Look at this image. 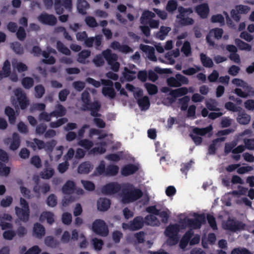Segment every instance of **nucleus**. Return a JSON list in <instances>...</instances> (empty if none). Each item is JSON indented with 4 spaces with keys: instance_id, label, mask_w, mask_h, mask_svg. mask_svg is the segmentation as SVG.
Listing matches in <instances>:
<instances>
[{
    "instance_id": "39448f33",
    "label": "nucleus",
    "mask_w": 254,
    "mask_h": 254,
    "mask_svg": "<svg viewBox=\"0 0 254 254\" xmlns=\"http://www.w3.org/2000/svg\"><path fill=\"white\" fill-rule=\"evenodd\" d=\"M104 58L107 61L108 64L111 66V68L115 72L119 70L120 64L116 61L118 60L117 55L116 54L112 53L111 50H106L102 52Z\"/></svg>"
},
{
    "instance_id": "09e8293b",
    "label": "nucleus",
    "mask_w": 254,
    "mask_h": 254,
    "mask_svg": "<svg viewBox=\"0 0 254 254\" xmlns=\"http://www.w3.org/2000/svg\"><path fill=\"white\" fill-rule=\"evenodd\" d=\"M57 49L60 53L69 56L70 55L71 52L68 48L65 47L64 44L61 41H58L57 42Z\"/></svg>"
},
{
    "instance_id": "3c124183",
    "label": "nucleus",
    "mask_w": 254,
    "mask_h": 254,
    "mask_svg": "<svg viewBox=\"0 0 254 254\" xmlns=\"http://www.w3.org/2000/svg\"><path fill=\"white\" fill-rule=\"evenodd\" d=\"M144 87L150 95H155L157 93L158 89L157 86L153 84L150 83H145Z\"/></svg>"
},
{
    "instance_id": "cd10ccee",
    "label": "nucleus",
    "mask_w": 254,
    "mask_h": 254,
    "mask_svg": "<svg viewBox=\"0 0 254 254\" xmlns=\"http://www.w3.org/2000/svg\"><path fill=\"white\" fill-rule=\"evenodd\" d=\"M213 129L212 126L209 125L208 126L204 128H199L198 127H195L192 129L193 133L196 135H199L201 136H204L206 134L210 132Z\"/></svg>"
},
{
    "instance_id": "bb28decb",
    "label": "nucleus",
    "mask_w": 254,
    "mask_h": 254,
    "mask_svg": "<svg viewBox=\"0 0 254 254\" xmlns=\"http://www.w3.org/2000/svg\"><path fill=\"white\" fill-rule=\"evenodd\" d=\"M89 7V4L86 0H78L77 9L79 13L82 15L86 14V10Z\"/></svg>"
},
{
    "instance_id": "393cba45",
    "label": "nucleus",
    "mask_w": 254,
    "mask_h": 254,
    "mask_svg": "<svg viewBox=\"0 0 254 254\" xmlns=\"http://www.w3.org/2000/svg\"><path fill=\"white\" fill-rule=\"evenodd\" d=\"M137 103L142 111L148 110L150 105L149 98L147 96L138 99Z\"/></svg>"
},
{
    "instance_id": "72a5a7b5",
    "label": "nucleus",
    "mask_w": 254,
    "mask_h": 254,
    "mask_svg": "<svg viewBox=\"0 0 254 254\" xmlns=\"http://www.w3.org/2000/svg\"><path fill=\"white\" fill-rule=\"evenodd\" d=\"M75 184L72 181H67L62 188V191L64 194H69L74 191Z\"/></svg>"
},
{
    "instance_id": "9b49d317",
    "label": "nucleus",
    "mask_w": 254,
    "mask_h": 254,
    "mask_svg": "<svg viewBox=\"0 0 254 254\" xmlns=\"http://www.w3.org/2000/svg\"><path fill=\"white\" fill-rule=\"evenodd\" d=\"M38 20L43 24L54 26L57 22V19L53 14L42 13L38 17Z\"/></svg>"
},
{
    "instance_id": "5fc2aeb1",
    "label": "nucleus",
    "mask_w": 254,
    "mask_h": 254,
    "mask_svg": "<svg viewBox=\"0 0 254 254\" xmlns=\"http://www.w3.org/2000/svg\"><path fill=\"white\" fill-rule=\"evenodd\" d=\"M190 97L185 96L179 100V104L181 105V110L182 111H186L188 108V103L190 101Z\"/></svg>"
},
{
    "instance_id": "79ce46f5",
    "label": "nucleus",
    "mask_w": 254,
    "mask_h": 254,
    "mask_svg": "<svg viewBox=\"0 0 254 254\" xmlns=\"http://www.w3.org/2000/svg\"><path fill=\"white\" fill-rule=\"evenodd\" d=\"M10 47L17 54L22 55L24 53L23 47L18 42H14L10 43Z\"/></svg>"
},
{
    "instance_id": "a19ab883",
    "label": "nucleus",
    "mask_w": 254,
    "mask_h": 254,
    "mask_svg": "<svg viewBox=\"0 0 254 254\" xmlns=\"http://www.w3.org/2000/svg\"><path fill=\"white\" fill-rule=\"evenodd\" d=\"M54 173V170L52 167L49 166L44 169V170L41 172L40 175L42 179H49L52 177Z\"/></svg>"
},
{
    "instance_id": "6ab92c4d",
    "label": "nucleus",
    "mask_w": 254,
    "mask_h": 254,
    "mask_svg": "<svg viewBox=\"0 0 254 254\" xmlns=\"http://www.w3.org/2000/svg\"><path fill=\"white\" fill-rule=\"evenodd\" d=\"M101 108V104L98 101L93 102L91 104V106L88 107L87 111H90V114L92 116L95 118L100 117L101 115L98 113Z\"/></svg>"
},
{
    "instance_id": "20e7f679",
    "label": "nucleus",
    "mask_w": 254,
    "mask_h": 254,
    "mask_svg": "<svg viewBox=\"0 0 254 254\" xmlns=\"http://www.w3.org/2000/svg\"><path fill=\"white\" fill-rule=\"evenodd\" d=\"M179 231V226L177 224L170 225L165 230V235L168 238L167 243L170 246L176 245L179 242L177 235Z\"/></svg>"
},
{
    "instance_id": "4468645a",
    "label": "nucleus",
    "mask_w": 254,
    "mask_h": 254,
    "mask_svg": "<svg viewBox=\"0 0 254 254\" xmlns=\"http://www.w3.org/2000/svg\"><path fill=\"white\" fill-rule=\"evenodd\" d=\"M232 83L238 87H241L252 96H254V88L249 85L244 80L239 78H234L232 80Z\"/></svg>"
},
{
    "instance_id": "6e6552de",
    "label": "nucleus",
    "mask_w": 254,
    "mask_h": 254,
    "mask_svg": "<svg viewBox=\"0 0 254 254\" xmlns=\"http://www.w3.org/2000/svg\"><path fill=\"white\" fill-rule=\"evenodd\" d=\"M72 0H55V10L57 14H62L64 8L70 11L72 9Z\"/></svg>"
},
{
    "instance_id": "c756f323",
    "label": "nucleus",
    "mask_w": 254,
    "mask_h": 254,
    "mask_svg": "<svg viewBox=\"0 0 254 254\" xmlns=\"http://www.w3.org/2000/svg\"><path fill=\"white\" fill-rule=\"evenodd\" d=\"M66 112V109L62 105L58 104L56 106V110L51 112V115L53 117H63Z\"/></svg>"
},
{
    "instance_id": "603ef678",
    "label": "nucleus",
    "mask_w": 254,
    "mask_h": 254,
    "mask_svg": "<svg viewBox=\"0 0 254 254\" xmlns=\"http://www.w3.org/2000/svg\"><path fill=\"white\" fill-rule=\"evenodd\" d=\"M35 97L37 98H41L45 94V89L44 86L41 84H39L35 86Z\"/></svg>"
},
{
    "instance_id": "69168bd1",
    "label": "nucleus",
    "mask_w": 254,
    "mask_h": 254,
    "mask_svg": "<svg viewBox=\"0 0 254 254\" xmlns=\"http://www.w3.org/2000/svg\"><path fill=\"white\" fill-rule=\"evenodd\" d=\"M47 204L48 206L53 207L57 204V197L54 194H51L47 199Z\"/></svg>"
},
{
    "instance_id": "f704fd0d",
    "label": "nucleus",
    "mask_w": 254,
    "mask_h": 254,
    "mask_svg": "<svg viewBox=\"0 0 254 254\" xmlns=\"http://www.w3.org/2000/svg\"><path fill=\"white\" fill-rule=\"evenodd\" d=\"M4 112L5 115L8 117L9 123L12 125L14 124L16 121V117L13 109L9 106H7L5 108Z\"/></svg>"
},
{
    "instance_id": "338daca9",
    "label": "nucleus",
    "mask_w": 254,
    "mask_h": 254,
    "mask_svg": "<svg viewBox=\"0 0 254 254\" xmlns=\"http://www.w3.org/2000/svg\"><path fill=\"white\" fill-rule=\"evenodd\" d=\"M2 70L5 77H8L10 75L11 72L10 64L8 60H6L4 62Z\"/></svg>"
},
{
    "instance_id": "5701e85b",
    "label": "nucleus",
    "mask_w": 254,
    "mask_h": 254,
    "mask_svg": "<svg viewBox=\"0 0 254 254\" xmlns=\"http://www.w3.org/2000/svg\"><path fill=\"white\" fill-rule=\"evenodd\" d=\"M110 205V200L106 198H101L97 201L98 209L102 211L107 210Z\"/></svg>"
},
{
    "instance_id": "052dcab7",
    "label": "nucleus",
    "mask_w": 254,
    "mask_h": 254,
    "mask_svg": "<svg viewBox=\"0 0 254 254\" xmlns=\"http://www.w3.org/2000/svg\"><path fill=\"white\" fill-rule=\"evenodd\" d=\"M181 51L186 57H188L191 54V47L189 42L185 41L181 49Z\"/></svg>"
},
{
    "instance_id": "423d86ee",
    "label": "nucleus",
    "mask_w": 254,
    "mask_h": 254,
    "mask_svg": "<svg viewBox=\"0 0 254 254\" xmlns=\"http://www.w3.org/2000/svg\"><path fill=\"white\" fill-rule=\"evenodd\" d=\"M92 229L94 233L102 237H106L108 235L109 230L104 221L97 219L92 223Z\"/></svg>"
},
{
    "instance_id": "f257e3e1",
    "label": "nucleus",
    "mask_w": 254,
    "mask_h": 254,
    "mask_svg": "<svg viewBox=\"0 0 254 254\" xmlns=\"http://www.w3.org/2000/svg\"><path fill=\"white\" fill-rule=\"evenodd\" d=\"M166 9L171 13H173L176 9H178L179 14L177 15L176 18L179 20V23L182 26L190 25L194 23V20L189 17L193 13V9L191 7L185 8L182 6H178L176 0H169L167 2Z\"/></svg>"
},
{
    "instance_id": "2eb2a0df",
    "label": "nucleus",
    "mask_w": 254,
    "mask_h": 254,
    "mask_svg": "<svg viewBox=\"0 0 254 254\" xmlns=\"http://www.w3.org/2000/svg\"><path fill=\"white\" fill-rule=\"evenodd\" d=\"M195 12L202 18H206L209 12V8L207 3H202L195 8Z\"/></svg>"
},
{
    "instance_id": "c03bdc74",
    "label": "nucleus",
    "mask_w": 254,
    "mask_h": 254,
    "mask_svg": "<svg viewBox=\"0 0 254 254\" xmlns=\"http://www.w3.org/2000/svg\"><path fill=\"white\" fill-rule=\"evenodd\" d=\"M102 93L105 96H108L111 99L115 98L116 95L113 87H104L102 88Z\"/></svg>"
},
{
    "instance_id": "e433bc0d",
    "label": "nucleus",
    "mask_w": 254,
    "mask_h": 254,
    "mask_svg": "<svg viewBox=\"0 0 254 254\" xmlns=\"http://www.w3.org/2000/svg\"><path fill=\"white\" fill-rule=\"evenodd\" d=\"M171 30V29L169 27L161 26L159 31L156 33V38L160 40H163Z\"/></svg>"
},
{
    "instance_id": "0eeeda50",
    "label": "nucleus",
    "mask_w": 254,
    "mask_h": 254,
    "mask_svg": "<svg viewBox=\"0 0 254 254\" xmlns=\"http://www.w3.org/2000/svg\"><path fill=\"white\" fill-rule=\"evenodd\" d=\"M14 93L20 109L22 110L27 109L30 105V101L24 91L20 88H17Z\"/></svg>"
},
{
    "instance_id": "b1692460",
    "label": "nucleus",
    "mask_w": 254,
    "mask_h": 254,
    "mask_svg": "<svg viewBox=\"0 0 254 254\" xmlns=\"http://www.w3.org/2000/svg\"><path fill=\"white\" fill-rule=\"evenodd\" d=\"M33 233L36 237L41 238L45 234L44 227L39 223H36L33 227Z\"/></svg>"
},
{
    "instance_id": "a878e982",
    "label": "nucleus",
    "mask_w": 254,
    "mask_h": 254,
    "mask_svg": "<svg viewBox=\"0 0 254 254\" xmlns=\"http://www.w3.org/2000/svg\"><path fill=\"white\" fill-rule=\"evenodd\" d=\"M237 122L241 125H247L251 120V116L245 113V111L240 112L237 118Z\"/></svg>"
},
{
    "instance_id": "680f3d73",
    "label": "nucleus",
    "mask_w": 254,
    "mask_h": 254,
    "mask_svg": "<svg viewBox=\"0 0 254 254\" xmlns=\"http://www.w3.org/2000/svg\"><path fill=\"white\" fill-rule=\"evenodd\" d=\"M17 39L23 41L26 36V33L23 27L20 26L16 31V33Z\"/></svg>"
},
{
    "instance_id": "4d7b16f0",
    "label": "nucleus",
    "mask_w": 254,
    "mask_h": 254,
    "mask_svg": "<svg viewBox=\"0 0 254 254\" xmlns=\"http://www.w3.org/2000/svg\"><path fill=\"white\" fill-rule=\"evenodd\" d=\"M167 84L169 87H179L181 86V84L178 82L177 78L176 76L170 77L167 79Z\"/></svg>"
},
{
    "instance_id": "e2e57ef3",
    "label": "nucleus",
    "mask_w": 254,
    "mask_h": 254,
    "mask_svg": "<svg viewBox=\"0 0 254 254\" xmlns=\"http://www.w3.org/2000/svg\"><path fill=\"white\" fill-rule=\"evenodd\" d=\"M78 144L85 149L88 150L93 146V143L92 141L87 139H83L79 141Z\"/></svg>"
},
{
    "instance_id": "a18cd8bd",
    "label": "nucleus",
    "mask_w": 254,
    "mask_h": 254,
    "mask_svg": "<svg viewBox=\"0 0 254 254\" xmlns=\"http://www.w3.org/2000/svg\"><path fill=\"white\" fill-rule=\"evenodd\" d=\"M90 54L91 52L88 50H82L78 54L77 59L78 62L81 64H85V60L90 56Z\"/></svg>"
},
{
    "instance_id": "c9c22d12",
    "label": "nucleus",
    "mask_w": 254,
    "mask_h": 254,
    "mask_svg": "<svg viewBox=\"0 0 254 254\" xmlns=\"http://www.w3.org/2000/svg\"><path fill=\"white\" fill-rule=\"evenodd\" d=\"M40 219V220L46 219L47 223L52 225L55 222L54 214L50 211H44L41 213Z\"/></svg>"
},
{
    "instance_id": "473e14b6",
    "label": "nucleus",
    "mask_w": 254,
    "mask_h": 254,
    "mask_svg": "<svg viewBox=\"0 0 254 254\" xmlns=\"http://www.w3.org/2000/svg\"><path fill=\"white\" fill-rule=\"evenodd\" d=\"M92 169L89 162H84L81 163L77 169L78 173L79 174H87Z\"/></svg>"
},
{
    "instance_id": "774afa93",
    "label": "nucleus",
    "mask_w": 254,
    "mask_h": 254,
    "mask_svg": "<svg viewBox=\"0 0 254 254\" xmlns=\"http://www.w3.org/2000/svg\"><path fill=\"white\" fill-rule=\"evenodd\" d=\"M62 220L64 224L68 225L72 221V215L68 212H64L62 215Z\"/></svg>"
},
{
    "instance_id": "dca6fc26",
    "label": "nucleus",
    "mask_w": 254,
    "mask_h": 254,
    "mask_svg": "<svg viewBox=\"0 0 254 254\" xmlns=\"http://www.w3.org/2000/svg\"><path fill=\"white\" fill-rule=\"evenodd\" d=\"M138 170V168L137 166L133 164H128L123 167L121 173L124 176H128L134 174Z\"/></svg>"
},
{
    "instance_id": "c85d7f7f",
    "label": "nucleus",
    "mask_w": 254,
    "mask_h": 254,
    "mask_svg": "<svg viewBox=\"0 0 254 254\" xmlns=\"http://www.w3.org/2000/svg\"><path fill=\"white\" fill-rule=\"evenodd\" d=\"M200 60L202 64L205 67L210 68L214 65L212 59L203 53H200Z\"/></svg>"
},
{
    "instance_id": "7ed1b4c3",
    "label": "nucleus",
    "mask_w": 254,
    "mask_h": 254,
    "mask_svg": "<svg viewBox=\"0 0 254 254\" xmlns=\"http://www.w3.org/2000/svg\"><path fill=\"white\" fill-rule=\"evenodd\" d=\"M205 222L206 217L204 214H198L195 219L185 218L180 222L183 228L188 227L191 229H199Z\"/></svg>"
},
{
    "instance_id": "ddd939ff",
    "label": "nucleus",
    "mask_w": 254,
    "mask_h": 254,
    "mask_svg": "<svg viewBox=\"0 0 254 254\" xmlns=\"http://www.w3.org/2000/svg\"><path fill=\"white\" fill-rule=\"evenodd\" d=\"M15 211L16 216L20 221L23 222H26L29 220L30 216L29 208H28L27 209L23 208H20L18 206H15Z\"/></svg>"
},
{
    "instance_id": "4c0bfd02",
    "label": "nucleus",
    "mask_w": 254,
    "mask_h": 254,
    "mask_svg": "<svg viewBox=\"0 0 254 254\" xmlns=\"http://www.w3.org/2000/svg\"><path fill=\"white\" fill-rule=\"evenodd\" d=\"M235 43L238 48L241 50L250 51L252 50V47L249 44L243 41L240 39L236 38L235 40Z\"/></svg>"
},
{
    "instance_id": "9d476101",
    "label": "nucleus",
    "mask_w": 254,
    "mask_h": 254,
    "mask_svg": "<svg viewBox=\"0 0 254 254\" xmlns=\"http://www.w3.org/2000/svg\"><path fill=\"white\" fill-rule=\"evenodd\" d=\"M245 224L242 222L235 221L234 219L229 218L226 222L223 224V227L227 230L232 232H236L244 229Z\"/></svg>"
},
{
    "instance_id": "1a4fd4ad",
    "label": "nucleus",
    "mask_w": 254,
    "mask_h": 254,
    "mask_svg": "<svg viewBox=\"0 0 254 254\" xmlns=\"http://www.w3.org/2000/svg\"><path fill=\"white\" fill-rule=\"evenodd\" d=\"M122 185L117 182H111L101 188L102 192L105 195L114 194L122 191Z\"/></svg>"
},
{
    "instance_id": "412c9836",
    "label": "nucleus",
    "mask_w": 254,
    "mask_h": 254,
    "mask_svg": "<svg viewBox=\"0 0 254 254\" xmlns=\"http://www.w3.org/2000/svg\"><path fill=\"white\" fill-rule=\"evenodd\" d=\"M28 146L34 150H35L37 148L39 149H42L46 147L45 143L43 141L38 138H34L33 141L27 142Z\"/></svg>"
},
{
    "instance_id": "bf43d9fd",
    "label": "nucleus",
    "mask_w": 254,
    "mask_h": 254,
    "mask_svg": "<svg viewBox=\"0 0 254 254\" xmlns=\"http://www.w3.org/2000/svg\"><path fill=\"white\" fill-rule=\"evenodd\" d=\"M12 66L14 68H16L18 72H24L28 69L27 66L21 62H18L15 64L12 63Z\"/></svg>"
},
{
    "instance_id": "ea45409f",
    "label": "nucleus",
    "mask_w": 254,
    "mask_h": 254,
    "mask_svg": "<svg viewBox=\"0 0 254 254\" xmlns=\"http://www.w3.org/2000/svg\"><path fill=\"white\" fill-rule=\"evenodd\" d=\"M141 49L142 51L146 52L148 51V58L152 61H157V58L155 55L154 49L153 47L148 45H141Z\"/></svg>"
},
{
    "instance_id": "6e6d98bb",
    "label": "nucleus",
    "mask_w": 254,
    "mask_h": 254,
    "mask_svg": "<svg viewBox=\"0 0 254 254\" xmlns=\"http://www.w3.org/2000/svg\"><path fill=\"white\" fill-rule=\"evenodd\" d=\"M207 222L210 227L213 230H217V225L215 218L211 214H207L206 216Z\"/></svg>"
},
{
    "instance_id": "7c9ffc66",
    "label": "nucleus",
    "mask_w": 254,
    "mask_h": 254,
    "mask_svg": "<svg viewBox=\"0 0 254 254\" xmlns=\"http://www.w3.org/2000/svg\"><path fill=\"white\" fill-rule=\"evenodd\" d=\"M188 93V88L186 87H183L174 90H172L171 91H170V93H169V94L174 98H176L178 97H181L183 95H185Z\"/></svg>"
},
{
    "instance_id": "f03ea898",
    "label": "nucleus",
    "mask_w": 254,
    "mask_h": 254,
    "mask_svg": "<svg viewBox=\"0 0 254 254\" xmlns=\"http://www.w3.org/2000/svg\"><path fill=\"white\" fill-rule=\"evenodd\" d=\"M122 201L125 204L134 202L140 198L143 193L141 190L135 189L132 185L124 184L122 185Z\"/></svg>"
},
{
    "instance_id": "8fccbe9b",
    "label": "nucleus",
    "mask_w": 254,
    "mask_h": 254,
    "mask_svg": "<svg viewBox=\"0 0 254 254\" xmlns=\"http://www.w3.org/2000/svg\"><path fill=\"white\" fill-rule=\"evenodd\" d=\"M34 79L30 77H24L21 80V84L25 89H28L31 88L34 85Z\"/></svg>"
},
{
    "instance_id": "de8ad7c7",
    "label": "nucleus",
    "mask_w": 254,
    "mask_h": 254,
    "mask_svg": "<svg viewBox=\"0 0 254 254\" xmlns=\"http://www.w3.org/2000/svg\"><path fill=\"white\" fill-rule=\"evenodd\" d=\"M136 72L134 71L129 69L127 67L124 68L123 75L124 77L128 81H132L135 78Z\"/></svg>"
},
{
    "instance_id": "aec40b11",
    "label": "nucleus",
    "mask_w": 254,
    "mask_h": 254,
    "mask_svg": "<svg viewBox=\"0 0 254 254\" xmlns=\"http://www.w3.org/2000/svg\"><path fill=\"white\" fill-rule=\"evenodd\" d=\"M225 137H218L212 140V143L209 145L208 148V154L209 155H214L217 150L216 146L218 143L225 141Z\"/></svg>"
},
{
    "instance_id": "a211bd4d",
    "label": "nucleus",
    "mask_w": 254,
    "mask_h": 254,
    "mask_svg": "<svg viewBox=\"0 0 254 254\" xmlns=\"http://www.w3.org/2000/svg\"><path fill=\"white\" fill-rule=\"evenodd\" d=\"M131 231H136L141 229L144 225V220L141 216H136L130 221Z\"/></svg>"
},
{
    "instance_id": "f3484780",
    "label": "nucleus",
    "mask_w": 254,
    "mask_h": 254,
    "mask_svg": "<svg viewBox=\"0 0 254 254\" xmlns=\"http://www.w3.org/2000/svg\"><path fill=\"white\" fill-rule=\"evenodd\" d=\"M81 99L83 102L82 110L85 111L88 110V107L91 106V97L89 93L84 90L81 94Z\"/></svg>"
},
{
    "instance_id": "4be33fe9",
    "label": "nucleus",
    "mask_w": 254,
    "mask_h": 254,
    "mask_svg": "<svg viewBox=\"0 0 254 254\" xmlns=\"http://www.w3.org/2000/svg\"><path fill=\"white\" fill-rule=\"evenodd\" d=\"M155 14L149 10L144 11L140 17V23L143 25H147L148 23L154 17Z\"/></svg>"
},
{
    "instance_id": "2f4dec72",
    "label": "nucleus",
    "mask_w": 254,
    "mask_h": 254,
    "mask_svg": "<svg viewBox=\"0 0 254 254\" xmlns=\"http://www.w3.org/2000/svg\"><path fill=\"white\" fill-rule=\"evenodd\" d=\"M20 138L19 134L16 132L12 134V141L10 145V149L12 150H16L20 146Z\"/></svg>"
},
{
    "instance_id": "0e129e2a",
    "label": "nucleus",
    "mask_w": 254,
    "mask_h": 254,
    "mask_svg": "<svg viewBox=\"0 0 254 254\" xmlns=\"http://www.w3.org/2000/svg\"><path fill=\"white\" fill-rule=\"evenodd\" d=\"M225 108L227 110L234 112L240 111L242 108L240 107H237L233 103L228 102L225 104Z\"/></svg>"
},
{
    "instance_id": "58836bf2",
    "label": "nucleus",
    "mask_w": 254,
    "mask_h": 254,
    "mask_svg": "<svg viewBox=\"0 0 254 254\" xmlns=\"http://www.w3.org/2000/svg\"><path fill=\"white\" fill-rule=\"evenodd\" d=\"M119 168L118 166L115 165H109L106 169V176H115L119 172Z\"/></svg>"
},
{
    "instance_id": "49530a36",
    "label": "nucleus",
    "mask_w": 254,
    "mask_h": 254,
    "mask_svg": "<svg viewBox=\"0 0 254 254\" xmlns=\"http://www.w3.org/2000/svg\"><path fill=\"white\" fill-rule=\"evenodd\" d=\"M45 245L52 248H55L59 245L58 242L53 237L51 236H47L45 238Z\"/></svg>"
},
{
    "instance_id": "13d9d810",
    "label": "nucleus",
    "mask_w": 254,
    "mask_h": 254,
    "mask_svg": "<svg viewBox=\"0 0 254 254\" xmlns=\"http://www.w3.org/2000/svg\"><path fill=\"white\" fill-rule=\"evenodd\" d=\"M86 24L90 27L94 28L98 26L95 18L91 16H86L85 18Z\"/></svg>"
},
{
    "instance_id": "f8f14e48",
    "label": "nucleus",
    "mask_w": 254,
    "mask_h": 254,
    "mask_svg": "<svg viewBox=\"0 0 254 254\" xmlns=\"http://www.w3.org/2000/svg\"><path fill=\"white\" fill-rule=\"evenodd\" d=\"M155 72L159 74H169L172 73V70L169 68H161L158 66L154 68V71L152 70H149L148 74V79L154 82L158 78V75Z\"/></svg>"
},
{
    "instance_id": "37998d69",
    "label": "nucleus",
    "mask_w": 254,
    "mask_h": 254,
    "mask_svg": "<svg viewBox=\"0 0 254 254\" xmlns=\"http://www.w3.org/2000/svg\"><path fill=\"white\" fill-rule=\"evenodd\" d=\"M43 57L45 59L42 60V62L46 64H53L56 63V59L53 56H50L49 52L43 51L41 53Z\"/></svg>"
},
{
    "instance_id": "864d4df0",
    "label": "nucleus",
    "mask_w": 254,
    "mask_h": 254,
    "mask_svg": "<svg viewBox=\"0 0 254 254\" xmlns=\"http://www.w3.org/2000/svg\"><path fill=\"white\" fill-rule=\"evenodd\" d=\"M205 105L207 109L210 111H219V109L217 107V103L214 100L210 99L209 101H207L205 103Z\"/></svg>"
}]
</instances>
